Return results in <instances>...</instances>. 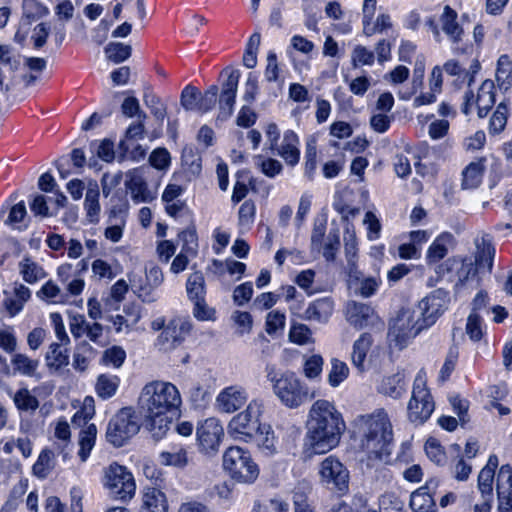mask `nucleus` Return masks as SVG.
Instances as JSON below:
<instances>
[{"instance_id":"obj_1","label":"nucleus","mask_w":512,"mask_h":512,"mask_svg":"<svg viewBox=\"0 0 512 512\" xmlns=\"http://www.w3.org/2000/svg\"><path fill=\"white\" fill-rule=\"evenodd\" d=\"M181 403L179 390L170 382L153 381L143 387L139 407L153 438L158 440L166 434L172 419L168 414L176 415Z\"/></svg>"},{"instance_id":"obj_2","label":"nucleus","mask_w":512,"mask_h":512,"mask_svg":"<svg viewBox=\"0 0 512 512\" xmlns=\"http://www.w3.org/2000/svg\"><path fill=\"white\" fill-rule=\"evenodd\" d=\"M351 427L353 437L359 441L369 461L389 462L394 446V432L390 416L384 408L356 416Z\"/></svg>"},{"instance_id":"obj_3","label":"nucleus","mask_w":512,"mask_h":512,"mask_svg":"<svg viewBox=\"0 0 512 512\" xmlns=\"http://www.w3.org/2000/svg\"><path fill=\"white\" fill-rule=\"evenodd\" d=\"M345 429V421L335 404L319 399L309 410L306 444L315 454L327 453L338 446Z\"/></svg>"},{"instance_id":"obj_4","label":"nucleus","mask_w":512,"mask_h":512,"mask_svg":"<svg viewBox=\"0 0 512 512\" xmlns=\"http://www.w3.org/2000/svg\"><path fill=\"white\" fill-rule=\"evenodd\" d=\"M265 371L275 395L285 406L297 408L315 397V394L310 393L308 387L302 384L293 372L287 371L280 374L272 364H268Z\"/></svg>"},{"instance_id":"obj_5","label":"nucleus","mask_w":512,"mask_h":512,"mask_svg":"<svg viewBox=\"0 0 512 512\" xmlns=\"http://www.w3.org/2000/svg\"><path fill=\"white\" fill-rule=\"evenodd\" d=\"M476 253L475 259L465 258L459 268L458 284L467 285L474 284L473 287L479 286V273H491L493 260L495 256V247L492 243L490 234L483 233L475 239Z\"/></svg>"},{"instance_id":"obj_6","label":"nucleus","mask_w":512,"mask_h":512,"mask_svg":"<svg viewBox=\"0 0 512 512\" xmlns=\"http://www.w3.org/2000/svg\"><path fill=\"white\" fill-rule=\"evenodd\" d=\"M223 468L240 483L252 484L259 476V467L250 453L238 446L230 447L225 451Z\"/></svg>"},{"instance_id":"obj_7","label":"nucleus","mask_w":512,"mask_h":512,"mask_svg":"<svg viewBox=\"0 0 512 512\" xmlns=\"http://www.w3.org/2000/svg\"><path fill=\"white\" fill-rule=\"evenodd\" d=\"M428 325L414 309H402L392 321L388 336L395 346L403 349L407 343L416 337Z\"/></svg>"},{"instance_id":"obj_8","label":"nucleus","mask_w":512,"mask_h":512,"mask_svg":"<svg viewBox=\"0 0 512 512\" xmlns=\"http://www.w3.org/2000/svg\"><path fill=\"white\" fill-rule=\"evenodd\" d=\"M435 409L433 398L426 387L425 374L421 370L414 379L412 395L408 402V419L412 423L423 424Z\"/></svg>"},{"instance_id":"obj_9","label":"nucleus","mask_w":512,"mask_h":512,"mask_svg":"<svg viewBox=\"0 0 512 512\" xmlns=\"http://www.w3.org/2000/svg\"><path fill=\"white\" fill-rule=\"evenodd\" d=\"M140 429L139 418L131 407L122 408L107 426L106 439L115 447H122Z\"/></svg>"},{"instance_id":"obj_10","label":"nucleus","mask_w":512,"mask_h":512,"mask_svg":"<svg viewBox=\"0 0 512 512\" xmlns=\"http://www.w3.org/2000/svg\"><path fill=\"white\" fill-rule=\"evenodd\" d=\"M262 413V403L253 400L247 408L234 416L228 425L229 434L237 440L249 442L252 436L257 434L261 424L259 423V416Z\"/></svg>"},{"instance_id":"obj_11","label":"nucleus","mask_w":512,"mask_h":512,"mask_svg":"<svg viewBox=\"0 0 512 512\" xmlns=\"http://www.w3.org/2000/svg\"><path fill=\"white\" fill-rule=\"evenodd\" d=\"M105 486L110 495L122 501L130 500L136 490L132 474L126 467L119 464H111L105 471Z\"/></svg>"},{"instance_id":"obj_12","label":"nucleus","mask_w":512,"mask_h":512,"mask_svg":"<svg viewBox=\"0 0 512 512\" xmlns=\"http://www.w3.org/2000/svg\"><path fill=\"white\" fill-rule=\"evenodd\" d=\"M321 483L328 489L344 494L349 489V471L339 459L328 456L320 464Z\"/></svg>"},{"instance_id":"obj_13","label":"nucleus","mask_w":512,"mask_h":512,"mask_svg":"<svg viewBox=\"0 0 512 512\" xmlns=\"http://www.w3.org/2000/svg\"><path fill=\"white\" fill-rule=\"evenodd\" d=\"M450 300V292L443 288H438L418 302L416 311L423 319V322L430 327L448 309Z\"/></svg>"},{"instance_id":"obj_14","label":"nucleus","mask_w":512,"mask_h":512,"mask_svg":"<svg viewBox=\"0 0 512 512\" xmlns=\"http://www.w3.org/2000/svg\"><path fill=\"white\" fill-rule=\"evenodd\" d=\"M196 436L200 452L214 455L219 450L224 429L217 418L211 417L199 423Z\"/></svg>"},{"instance_id":"obj_15","label":"nucleus","mask_w":512,"mask_h":512,"mask_svg":"<svg viewBox=\"0 0 512 512\" xmlns=\"http://www.w3.org/2000/svg\"><path fill=\"white\" fill-rule=\"evenodd\" d=\"M126 178L125 185L135 203H149L156 198V191L148 188L143 168L128 171Z\"/></svg>"},{"instance_id":"obj_16","label":"nucleus","mask_w":512,"mask_h":512,"mask_svg":"<svg viewBox=\"0 0 512 512\" xmlns=\"http://www.w3.org/2000/svg\"><path fill=\"white\" fill-rule=\"evenodd\" d=\"M248 400L247 391L237 385L224 388L216 398V407L220 412L233 413L245 405Z\"/></svg>"},{"instance_id":"obj_17","label":"nucleus","mask_w":512,"mask_h":512,"mask_svg":"<svg viewBox=\"0 0 512 512\" xmlns=\"http://www.w3.org/2000/svg\"><path fill=\"white\" fill-rule=\"evenodd\" d=\"M192 324L189 319L176 317L169 321L159 336V340L171 347L179 346L190 334Z\"/></svg>"},{"instance_id":"obj_18","label":"nucleus","mask_w":512,"mask_h":512,"mask_svg":"<svg viewBox=\"0 0 512 512\" xmlns=\"http://www.w3.org/2000/svg\"><path fill=\"white\" fill-rule=\"evenodd\" d=\"M496 491L498 512H512V467L508 464L499 469Z\"/></svg>"},{"instance_id":"obj_19","label":"nucleus","mask_w":512,"mask_h":512,"mask_svg":"<svg viewBox=\"0 0 512 512\" xmlns=\"http://www.w3.org/2000/svg\"><path fill=\"white\" fill-rule=\"evenodd\" d=\"M438 486V481L431 479L425 486L411 494L410 507L414 512H436V504L431 495Z\"/></svg>"},{"instance_id":"obj_20","label":"nucleus","mask_w":512,"mask_h":512,"mask_svg":"<svg viewBox=\"0 0 512 512\" xmlns=\"http://www.w3.org/2000/svg\"><path fill=\"white\" fill-rule=\"evenodd\" d=\"M347 321L356 328H364L373 322L374 309L365 303L350 301L346 305Z\"/></svg>"},{"instance_id":"obj_21","label":"nucleus","mask_w":512,"mask_h":512,"mask_svg":"<svg viewBox=\"0 0 512 512\" xmlns=\"http://www.w3.org/2000/svg\"><path fill=\"white\" fill-rule=\"evenodd\" d=\"M334 310V302L329 297H323L311 302L302 318L307 321L327 323Z\"/></svg>"},{"instance_id":"obj_22","label":"nucleus","mask_w":512,"mask_h":512,"mask_svg":"<svg viewBox=\"0 0 512 512\" xmlns=\"http://www.w3.org/2000/svg\"><path fill=\"white\" fill-rule=\"evenodd\" d=\"M140 512H168L166 495L158 488H146L142 496Z\"/></svg>"},{"instance_id":"obj_23","label":"nucleus","mask_w":512,"mask_h":512,"mask_svg":"<svg viewBox=\"0 0 512 512\" xmlns=\"http://www.w3.org/2000/svg\"><path fill=\"white\" fill-rule=\"evenodd\" d=\"M457 12L446 5L440 17L442 30L453 43H459L464 34L463 28L457 22Z\"/></svg>"},{"instance_id":"obj_24","label":"nucleus","mask_w":512,"mask_h":512,"mask_svg":"<svg viewBox=\"0 0 512 512\" xmlns=\"http://www.w3.org/2000/svg\"><path fill=\"white\" fill-rule=\"evenodd\" d=\"M298 136L291 130L284 133L281 146L278 148L280 155L287 164L294 166L299 162L300 151L298 149Z\"/></svg>"},{"instance_id":"obj_25","label":"nucleus","mask_w":512,"mask_h":512,"mask_svg":"<svg viewBox=\"0 0 512 512\" xmlns=\"http://www.w3.org/2000/svg\"><path fill=\"white\" fill-rule=\"evenodd\" d=\"M378 391L394 399L402 397L406 391L404 373L397 372L391 376L384 377L379 385Z\"/></svg>"},{"instance_id":"obj_26","label":"nucleus","mask_w":512,"mask_h":512,"mask_svg":"<svg viewBox=\"0 0 512 512\" xmlns=\"http://www.w3.org/2000/svg\"><path fill=\"white\" fill-rule=\"evenodd\" d=\"M68 344L51 343L45 355L46 365L49 369L58 371L69 364Z\"/></svg>"},{"instance_id":"obj_27","label":"nucleus","mask_w":512,"mask_h":512,"mask_svg":"<svg viewBox=\"0 0 512 512\" xmlns=\"http://www.w3.org/2000/svg\"><path fill=\"white\" fill-rule=\"evenodd\" d=\"M373 343L372 336L369 333H362L354 342L351 353V361L359 372L365 370V359Z\"/></svg>"},{"instance_id":"obj_28","label":"nucleus","mask_w":512,"mask_h":512,"mask_svg":"<svg viewBox=\"0 0 512 512\" xmlns=\"http://www.w3.org/2000/svg\"><path fill=\"white\" fill-rule=\"evenodd\" d=\"M164 276L162 270L152 265L146 272V280L149 287H141L138 292V297L144 302H154L156 297L152 293V289L158 287L163 282Z\"/></svg>"},{"instance_id":"obj_29","label":"nucleus","mask_w":512,"mask_h":512,"mask_svg":"<svg viewBox=\"0 0 512 512\" xmlns=\"http://www.w3.org/2000/svg\"><path fill=\"white\" fill-rule=\"evenodd\" d=\"M484 162V158L478 159L477 161L471 162L464 169L462 173V187L464 189H474L480 185L485 170Z\"/></svg>"},{"instance_id":"obj_30","label":"nucleus","mask_w":512,"mask_h":512,"mask_svg":"<svg viewBox=\"0 0 512 512\" xmlns=\"http://www.w3.org/2000/svg\"><path fill=\"white\" fill-rule=\"evenodd\" d=\"M251 441H254L262 453L267 456L272 455L276 450L274 432L270 425H261L257 434L252 436Z\"/></svg>"},{"instance_id":"obj_31","label":"nucleus","mask_w":512,"mask_h":512,"mask_svg":"<svg viewBox=\"0 0 512 512\" xmlns=\"http://www.w3.org/2000/svg\"><path fill=\"white\" fill-rule=\"evenodd\" d=\"M120 384V378L116 375L101 374L98 376L95 390L102 399H109L116 394Z\"/></svg>"},{"instance_id":"obj_32","label":"nucleus","mask_w":512,"mask_h":512,"mask_svg":"<svg viewBox=\"0 0 512 512\" xmlns=\"http://www.w3.org/2000/svg\"><path fill=\"white\" fill-rule=\"evenodd\" d=\"M451 234L445 233L438 236L430 245L427 251L426 259L429 264L437 263L448 253V244L451 242Z\"/></svg>"},{"instance_id":"obj_33","label":"nucleus","mask_w":512,"mask_h":512,"mask_svg":"<svg viewBox=\"0 0 512 512\" xmlns=\"http://www.w3.org/2000/svg\"><path fill=\"white\" fill-rule=\"evenodd\" d=\"M186 292L191 301L202 299L206 296L205 278L201 271H195L188 276Z\"/></svg>"},{"instance_id":"obj_34","label":"nucleus","mask_w":512,"mask_h":512,"mask_svg":"<svg viewBox=\"0 0 512 512\" xmlns=\"http://www.w3.org/2000/svg\"><path fill=\"white\" fill-rule=\"evenodd\" d=\"M97 428L94 424H88L79 434V452L81 461H86L95 445Z\"/></svg>"},{"instance_id":"obj_35","label":"nucleus","mask_w":512,"mask_h":512,"mask_svg":"<svg viewBox=\"0 0 512 512\" xmlns=\"http://www.w3.org/2000/svg\"><path fill=\"white\" fill-rule=\"evenodd\" d=\"M84 205L89 222L96 223L100 213L99 188L96 183L89 185L86 192Z\"/></svg>"},{"instance_id":"obj_36","label":"nucleus","mask_w":512,"mask_h":512,"mask_svg":"<svg viewBox=\"0 0 512 512\" xmlns=\"http://www.w3.org/2000/svg\"><path fill=\"white\" fill-rule=\"evenodd\" d=\"M143 101L145 105L150 109L151 114L157 121L163 123L167 116V108L162 103L161 99L153 93L150 87H147L144 91Z\"/></svg>"},{"instance_id":"obj_37","label":"nucleus","mask_w":512,"mask_h":512,"mask_svg":"<svg viewBox=\"0 0 512 512\" xmlns=\"http://www.w3.org/2000/svg\"><path fill=\"white\" fill-rule=\"evenodd\" d=\"M160 461L164 465L184 468L188 464V453L183 447H174L171 451L160 453Z\"/></svg>"},{"instance_id":"obj_38","label":"nucleus","mask_w":512,"mask_h":512,"mask_svg":"<svg viewBox=\"0 0 512 512\" xmlns=\"http://www.w3.org/2000/svg\"><path fill=\"white\" fill-rule=\"evenodd\" d=\"M11 363L15 372L29 377L36 375V370L39 366L38 360H33L21 353L15 354L11 359Z\"/></svg>"},{"instance_id":"obj_39","label":"nucleus","mask_w":512,"mask_h":512,"mask_svg":"<svg viewBox=\"0 0 512 512\" xmlns=\"http://www.w3.org/2000/svg\"><path fill=\"white\" fill-rule=\"evenodd\" d=\"M53 458L54 453L51 450H42L32 467L33 474L40 479H45L54 468Z\"/></svg>"},{"instance_id":"obj_40","label":"nucleus","mask_w":512,"mask_h":512,"mask_svg":"<svg viewBox=\"0 0 512 512\" xmlns=\"http://www.w3.org/2000/svg\"><path fill=\"white\" fill-rule=\"evenodd\" d=\"M104 51L109 61L118 64L131 56L132 48L130 45L120 42H110L106 45Z\"/></svg>"},{"instance_id":"obj_41","label":"nucleus","mask_w":512,"mask_h":512,"mask_svg":"<svg viewBox=\"0 0 512 512\" xmlns=\"http://www.w3.org/2000/svg\"><path fill=\"white\" fill-rule=\"evenodd\" d=\"M94 350L92 346L86 342L82 341L79 343L75 349L73 355V367L78 371H85L89 364V359L93 355Z\"/></svg>"},{"instance_id":"obj_42","label":"nucleus","mask_w":512,"mask_h":512,"mask_svg":"<svg viewBox=\"0 0 512 512\" xmlns=\"http://www.w3.org/2000/svg\"><path fill=\"white\" fill-rule=\"evenodd\" d=\"M380 283V279L375 277L355 276V293L364 298H369L377 292Z\"/></svg>"},{"instance_id":"obj_43","label":"nucleus","mask_w":512,"mask_h":512,"mask_svg":"<svg viewBox=\"0 0 512 512\" xmlns=\"http://www.w3.org/2000/svg\"><path fill=\"white\" fill-rule=\"evenodd\" d=\"M349 375L347 364L337 358L331 360V369L328 374V383L332 387H338Z\"/></svg>"},{"instance_id":"obj_44","label":"nucleus","mask_w":512,"mask_h":512,"mask_svg":"<svg viewBox=\"0 0 512 512\" xmlns=\"http://www.w3.org/2000/svg\"><path fill=\"white\" fill-rule=\"evenodd\" d=\"M424 450L430 461L436 465L442 466L446 463V453L436 438H428L424 445Z\"/></svg>"},{"instance_id":"obj_45","label":"nucleus","mask_w":512,"mask_h":512,"mask_svg":"<svg viewBox=\"0 0 512 512\" xmlns=\"http://www.w3.org/2000/svg\"><path fill=\"white\" fill-rule=\"evenodd\" d=\"M20 273L24 281L28 283H35L45 277L42 267L28 258L20 262Z\"/></svg>"},{"instance_id":"obj_46","label":"nucleus","mask_w":512,"mask_h":512,"mask_svg":"<svg viewBox=\"0 0 512 512\" xmlns=\"http://www.w3.org/2000/svg\"><path fill=\"white\" fill-rule=\"evenodd\" d=\"M254 162L261 172L269 178H274L280 174L283 168L280 161L273 158H264L262 155L255 156Z\"/></svg>"},{"instance_id":"obj_47","label":"nucleus","mask_w":512,"mask_h":512,"mask_svg":"<svg viewBox=\"0 0 512 512\" xmlns=\"http://www.w3.org/2000/svg\"><path fill=\"white\" fill-rule=\"evenodd\" d=\"M179 238L182 241V252L189 254L191 257L197 255L198 237L194 226L179 233Z\"/></svg>"},{"instance_id":"obj_48","label":"nucleus","mask_w":512,"mask_h":512,"mask_svg":"<svg viewBox=\"0 0 512 512\" xmlns=\"http://www.w3.org/2000/svg\"><path fill=\"white\" fill-rule=\"evenodd\" d=\"M494 89L495 86L492 80L483 81L478 91L476 104L482 105L483 108H492L495 103Z\"/></svg>"},{"instance_id":"obj_49","label":"nucleus","mask_w":512,"mask_h":512,"mask_svg":"<svg viewBox=\"0 0 512 512\" xmlns=\"http://www.w3.org/2000/svg\"><path fill=\"white\" fill-rule=\"evenodd\" d=\"M511 62L507 55H501L498 59V68L496 71V80L500 88L507 89L511 84Z\"/></svg>"},{"instance_id":"obj_50","label":"nucleus","mask_w":512,"mask_h":512,"mask_svg":"<svg viewBox=\"0 0 512 512\" xmlns=\"http://www.w3.org/2000/svg\"><path fill=\"white\" fill-rule=\"evenodd\" d=\"M289 339L298 345H305L313 342L311 329L302 323H295L289 331Z\"/></svg>"},{"instance_id":"obj_51","label":"nucleus","mask_w":512,"mask_h":512,"mask_svg":"<svg viewBox=\"0 0 512 512\" xmlns=\"http://www.w3.org/2000/svg\"><path fill=\"white\" fill-rule=\"evenodd\" d=\"M200 91L192 85H187L181 92L180 104L186 111L198 110Z\"/></svg>"},{"instance_id":"obj_52","label":"nucleus","mask_w":512,"mask_h":512,"mask_svg":"<svg viewBox=\"0 0 512 512\" xmlns=\"http://www.w3.org/2000/svg\"><path fill=\"white\" fill-rule=\"evenodd\" d=\"M14 403L19 410H36L39 406L37 398L28 389H19L14 395Z\"/></svg>"},{"instance_id":"obj_53","label":"nucleus","mask_w":512,"mask_h":512,"mask_svg":"<svg viewBox=\"0 0 512 512\" xmlns=\"http://www.w3.org/2000/svg\"><path fill=\"white\" fill-rule=\"evenodd\" d=\"M508 107L505 103L501 102L496 111L493 113L489 122V131L492 134L500 133L507 122Z\"/></svg>"},{"instance_id":"obj_54","label":"nucleus","mask_w":512,"mask_h":512,"mask_svg":"<svg viewBox=\"0 0 512 512\" xmlns=\"http://www.w3.org/2000/svg\"><path fill=\"white\" fill-rule=\"evenodd\" d=\"M494 476L493 467H484L480 471L478 475V488L482 498H492Z\"/></svg>"},{"instance_id":"obj_55","label":"nucleus","mask_w":512,"mask_h":512,"mask_svg":"<svg viewBox=\"0 0 512 512\" xmlns=\"http://www.w3.org/2000/svg\"><path fill=\"white\" fill-rule=\"evenodd\" d=\"M465 330L472 341L477 342L482 339L484 335L482 319L476 312L473 311L468 316Z\"/></svg>"},{"instance_id":"obj_56","label":"nucleus","mask_w":512,"mask_h":512,"mask_svg":"<svg viewBox=\"0 0 512 512\" xmlns=\"http://www.w3.org/2000/svg\"><path fill=\"white\" fill-rule=\"evenodd\" d=\"M219 88L216 85H211L203 94L200 93L198 103V111L206 113L210 111L217 102Z\"/></svg>"},{"instance_id":"obj_57","label":"nucleus","mask_w":512,"mask_h":512,"mask_svg":"<svg viewBox=\"0 0 512 512\" xmlns=\"http://www.w3.org/2000/svg\"><path fill=\"white\" fill-rule=\"evenodd\" d=\"M340 246L339 229H331L327 236V242L323 246V256L327 261H333Z\"/></svg>"},{"instance_id":"obj_58","label":"nucleus","mask_w":512,"mask_h":512,"mask_svg":"<svg viewBox=\"0 0 512 512\" xmlns=\"http://www.w3.org/2000/svg\"><path fill=\"white\" fill-rule=\"evenodd\" d=\"M222 75H225L227 78L222 83L221 92L237 94L238 83L240 79V71L237 69L226 67L222 71Z\"/></svg>"},{"instance_id":"obj_59","label":"nucleus","mask_w":512,"mask_h":512,"mask_svg":"<svg viewBox=\"0 0 512 512\" xmlns=\"http://www.w3.org/2000/svg\"><path fill=\"white\" fill-rule=\"evenodd\" d=\"M125 358V350L120 346H113L103 353L102 361L107 365L119 368L123 364Z\"/></svg>"},{"instance_id":"obj_60","label":"nucleus","mask_w":512,"mask_h":512,"mask_svg":"<svg viewBox=\"0 0 512 512\" xmlns=\"http://www.w3.org/2000/svg\"><path fill=\"white\" fill-rule=\"evenodd\" d=\"M344 248H345V255L347 258V263H351L352 260L356 258L357 241H356L355 231H354L353 227L350 225H347L345 227Z\"/></svg>"},{"instance_id":"obj_61","label":"nucleus","mask_w":512,"mask_h":512,"mask_svg":"<svg viewBox=\"0 0 512 512\" xmlns=\"http://www.w3.org/2000/svg\"><path fill=\"white\" fill-rule=\"evenodd\" d=\"M374 53L365 46L357 45L352 52V64L354 67L360 65H372L374 63Z\"/></svg>"},{"instance_id":"obj_62","label":"nucleus","mask_w":512,"mask_h":512,"mask_svg":"<svg viewBox=\"0 0 512 512\" xmlns=\"http://www.w3.org/2000/svg\"><path fill=\"white\" fill-rule=\"evenodd\" d=\"M236 94L221 92L219 95V117L228 119L234 112Z\"/></svg>"},{"instance_id":"obj_63","label":"nucleus","mask_w":512,"mask_h":512,"mask_svg":"<svg viewBox=\"0 0 512 512\" xmlns=\"http://www.w3.org/2000/svg\"><path fill=\"white\" fill-rule=\"evenodd\" d=\"M285 314L279 311H271L266 317V332L269 335L275 334L278 330H283L285 326Z\"/></svg>"},{"instance_id":"obj_64","label":"nucleus","mask_w":512,"mask_h":512,"mask_svg":"<svg viewBox=\"0 0 512 512\" xmlns=\"http://www.w3.org/2000/svg\"><path fill=\"white\" fill-rule=\"evenodd\" d=\"M381 512H404L403 502L394 494H384L380 497Z\"/></svg>"}]
</instances>
